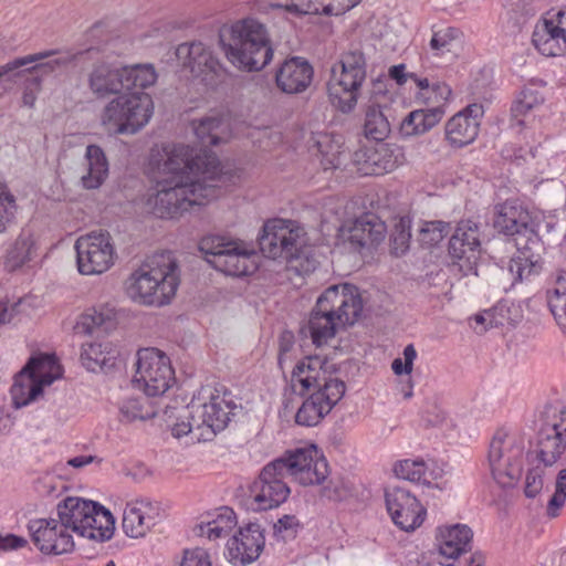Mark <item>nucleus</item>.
I'll list each match as a JSON object with an SVG mask.
<instances>
[{
    "label": "nucleus",
    "mask_w": 566,
    "mask_h": 566,
    "mask_svg": "<svg viewBox=\"0 0 566 566\" xmlns=\"http://www.w3.org/2000/svg\"><path fill=\"white\" fill-rule=\"evenodd\" d=\"M347 494L348 490L342 483L331 481L329 484L323 489V495L332 501H342Z\"/></svg>",
    "instance_id": "774afa93"
},
{
    "label": "nucleus",
    "mask_w": 566,
    "mask_h": 566,
    "mask_svg": "<svg viewBox=\"0 0 566 566\" xmlns=\"http://www.w3.org/2000/svg\"><path fill=\"white\" fill-rule=\"evenodd\" d=\"M234 407L232 401L228 400L226 395H220L217 389L210 386L202 387L198 397L188 406L195 424L202 428V432L196 434V439L211 440L217 432L222 431L228 426Z\"/></svg>",
    "instance_id": "4468645a"
},
{
    "label": "nucleus",
    "mask_w": 566,
    "mask_h": 566,
    "mask_svg": "<svg viewBox=\"0 0 566 566\" xmlns=\"http://www.w3.org/2000/svg\"><path fill=\"white\" fill-rule=\"evenodd\" d=\"M273 527L274 535L285 542L296 536L301 525L295 515H283Z\"/></svg>",
    "instance_id": "6e6d98bb"
},
{
    "label": "nucleus",
    "mask_w": 566,
    "mask_h": 566,
    "mask_svg": "<svg viewBox=\"0 0 566 566\" xmlns=\"http://www.w3.org/2000/svg\"><path fill=\"white\" fill-rule=\"evenodd\" d=\"M151 396H140L125 400L120 406L122 416L128 420H145L157 416V408L150 401Z\"/></svg>",
    "instance_id": "c03bdc74"
},
{
    "label": "nucleus",
    "mask_w": 566,
    "mask_h": 566,
    "mask_svg": "<svg viewBox=\"0 0 566 566\" xmlns=\"http://www.w3.org/2000/svg\"><path fill=\"white\" fill-rule=\"evenodd\" d=\"M543 103V96L532 90L525 88L521 92L520 97L514 102L511 108L512 127L523 126L525 124L524 116L531 112L535 106Z\"/></svg>",
    "instance_id": "de8ad7c7"
},
{
    "label": "nucleus",
    "mask_w": 566,
    "mask_h": 566,
    "mask_svg": "<svg viewBox=\"0 0 566 566\" xmlns=\"http://www.w3.org/2000/svg\"><path fill=\"white\" fill-rule=\"evenodd\" d=\"M219 40L228 61L241 71H260L273 59L266 28L253 18L223 28Z\"/></svg>",
    "instance_id": "39448f33"
},
{
    "label": "nucleus",
    "mask_w": 566,
    "mask_h": 566,
    "mask_svg": "<svg viewBox=\"0 0 566 566\" xmlns=\"http://www.w3.org/2000/svg\"><path fill=\"white\" fill-rule=\"evenodd\" d=\"M157 168L163 177L156 181L146 205L158 218H177L219 196L216 181L220 163L210 149L197 150L181 144L165 146Z\"/></svg>",
    "instance_id": "f257e3e1"
},
{
    "label": "nucleus",
    "mask_w": 566,
    "mask_h": 566,
    "mask_svg": "<svg viewBox=\"0 0 566 566\" xmlns=\"http://www.w3.org/2000/svg\"><path fill=\"white\" fill-rule=\"evenodd\" d=\"M314 76L313 66L301 56L285 60L275 74V83L285 94H301L312 84Z\"/></svg>",
    "instance_id": "bb28decb"
},
{
    "label": "nucleus",
    "mask_w": 566,
    "mask_h": 566,
    "mask_svg": "<svg viewBox=\"0 0 566 566\" xmlns=\"http://www.w3.org/2000/svg\"><path fill=\"white\" fill-rule=\"evenodd\" d=\"M342 136H333L328 134H317L314 137V145L312 151L316 150L321 156V165L324 170L339 168L347 154L343 147Z\"/></svg>",
    "instance_id": "473e14b6"
},
{
    "label": "nucleus",
    "mask_w": 566,
    "mask_h": 566,
    "mask_svg": "<svg viewBox=\"0 0 566 566\" xmlns=\"http://www.w3.org/2000/svg\"><path fill=\"white\" fill-rule=\"evenodd\" d=\"M480 253V224L470 219L460 221L449 241L450 256L468 274L474 270Z\"/></svg>",
    "instance_id": "412c9836"
},
{
    "label": "nucleus",
    "mask_w": 566,
    "mask_h": 566,
    "mask_svg": "<svg viewBox=\"0 0 566 566\" xmlns=\"http://www.w3.org/2000/svg\"><path fill=\"white\" fill-rule=\"evenodd\" d=\"M42 80L40 76L34 75L28 80L22 95V103L24 106L32 107L36 101V95L41 90Z\"/></svg>",
    "instance_id": "052dcab7"
},
{
    "label": "nucleus",
    "mask_w": 566,
    "mask_h": 566,
    "mask_svg": "<svg viewBox=\"0 0 566 566\" xmlns=\"http://www.w3.org/2000/svg\"><path fill=\"white\" fill-rule=\"evenodd\" d=\"M385 502L392 522L402 531H415L422 524L426 509L410 491L400 486L388 488Z\"/></svg>",
    "instance_id": "4be33fe9"
},
{
    "label": "nucleus",
    "mask_w": 566,
    "mask_h": 566,
    "mask_svg": "<svg viewBox=\"0 0 566 566\" xmlns=\"http://www.w3.org/2000/svg\"><path fill=\"white\" fill-rule=\"evenodd\" d=\"M329 364L319 356H308L293 368L291 386L294 392H311L295 415V422L314 427L340 401L346 391L345 382L332 375Z\"/></svg>",
    "instance_id": "f03ea898"
},
{
    "label": "nucleus",
    "mask_w": 566,
    "mask_h": 566,
    "mask_svg": "<svg viewBox=\"0 0 566 566\" xmlns=\"http://www.w3.org/2000/svg\"><path fill=\"white\" fill-rule=\"evenodd\" d=\"M305 232L294 221L273 219L263 226L259 237L262 253L271 259H284L301 275L313 272L318 262L307 254Z\"/></svg>",
    "instance_id": "0eeeda50"
},
{
    "label": "nucleus",
    "mask_w": 566,
    "mask_h": 566,
    "mask_svg": "<svg viewBox=\"0 0 566 566\" xmlns=\"http://www.w3.org/2000/svg\"><path fill=\"white\" fill-rule=\"evenodd\" d=\"M42 391L43 387L41 384L35 380L32 374L22 368L20 373L15 375L10 389L12 403L17 409L25 407L42 395Z\"/></svg>",
    "instance_id": "c9c22d12"
},
{
    "label": "nucleus",
    "mask_w": 566,
    "mask_h": 566,
    "mask_svg": "<svg viewBox=\"0 0 566 566\" xmlns=\"http://www.w3.org/2000/svg\"><path fill=\"white\" fill-rule=\"evenodd\" d=\"M135 367L133 381L146 396H163L176 381L170 358L157 348L139 349Z\"/></svg>",
    "instance_id": "2eb2a0df"
},
{
    "label": "nucleus",
    "mask_w": 566,
    "mask_h": 566,
    "mask_svg": "<svg viewBox=\"0 0 566 566\" xmlns=\"http://www.w3.org/2000/svg\"><path fill=\"white\" fill-rule=\"evenodd\" d=\"M28 531L33 544L43 554L62 555L74 549L73 536L59 517L31 520Z\"/></svg>",
    "instance_id": "aec40b11"
},
{
    "label": "nucleus",
    "mask_w": 566,
    "mask_h": 566,
    "mask_svg": "<svg viewBox=\"0 0 566 566\" xmlns=\"http://www.w3.org/2000/svg\"><path fill=\"white\" fill-rule=\"evenodd\" d=\"M116 324V310L108 304H102L86 310L77 322V329L91 334L96 328L112 329Z\"/></svg>",
    "instance_id": "4c0bfd02"
},
{
    "label": "nucleus",
    "mask_w": 566,
    "mask_h": 566,
    "mask_svg": "<svg viewBox=\"0 0 566 566\" xmlns=\"http://www.w3.org/2000/svg\"><path fill=\"white\" fill-rule=\"evenodd\" d=\"M17 211L15 200L8 187L0 181V232L7 230Z\"/></svg>",
    "instance_id": "864d4df0"
},
{
    "label": "nucleus",
    "mask_w": 566,
    "mask_h": 566,
    "mask_svg": "<svg viewBox=\"0 0 566 566\" xmlns=\"http://www.w3.org/2000/svg\"><path fill=\"white\" fill-rule=\"evenodd\" d=\"M473 533L463 524L447 526L440 532L439 551L448 559H455L470 548Z\"/></svg>",
    "instance_id": "2f4dec72"
},
{
    "label": "nucleus",
    "mask_w": 566,
    "mask_h": 566,
    "mask_svg": "<svg viewBox=\"0 0 566 566\" xmlns=\"http://www.w3.org/2000/svg\"><path fill=\"white\" fill-rule=\"evenodd\" d=\"M484 115L482 104L473 103L453 115L446 124V139L455 148H462L475 140L481 118Z\"/></svg>",
    "instance_id": "b1692460"
},
{
    "label": "nucleus",
    "mask_w": 566,
    "mask_h": 566,
    "mask_svg": "<svg viewBox=\"0 0 566 566\" xmlns=\"http://www.w3.org/2000/svg\"><path fill=\"white\" fill-rule=\"evenodd\" d=\"M441 112H428L420 108L410 112L400 125V134L405 137L422 135L433 128L441 120Z\"/></svg>",
    "instance_id": "a19ab883"
},
{
    "label": "nucleus",
    "mask_w": 566,
    "mask_h": 566,
    "mask_svg": "<svg viewBox=\"0 0 566 566\" xmlns=\"http://www.w3.org/2000/svg\"><path fill=\"white\" fill-rule=\"evenodd\" d=\"M359 2L360 0H327L326 15H340Z\"/></svg>",
    "instance_id": "680f3d73"
},
{
    "label": "nucleus",
    "mask_w": 566,
    "mask_h": 566,
    "mask_svg": "<svg viewBox=\"0 0 566 566\" xmlns=\"http://www.w3.org/2000/svg\"><path fill=\"white\" fill-rule=\"evenodd\" d=\"M222 120L218 116H207L193 122L195 134L203 146H217L221 142L218 129Z\"/></svg>",
    "instance_id": "09e8293b"
},
{
    "label": "nucleus",
    "mask_w": 566,
    "mask_h": 566,
    "mask_svg": "<svg viewBox=\"0 0 566 566\" xmlns=\"http://www.w3.org/2000/svg\"><path fill=\"white\" fill-rule=\"evenodd\" d=\"M493 227L512 238L516 253L509 262L513 283L530 280L542 271V258L536 250L541 247L538 222L528 208L518 200H506L494 208Z\"/></svg>",
    "instance_id": "7ed1b4c3"
},
{
    "label": "nucleus",
    "mask_w": 566,
    "mask_h": 566,
    "mask_svg": "<svg viewBox=\"0 0 566 566\" xmlns=\"http://www.w3.org/2000/svg\"><path fill=\"white\" fill-rule=\"evenodd\" d=\"M265 537L258 523L240 527L227 543L229 560L233 565H248L254 562L264 548Z\"/></svg>",
    "instance_id": "393cba45"
},
{
    "label": "nucleus",
    "mask_w": 566,
    "mask_h": 566,
    "mask_svg": "<svg viewBox=\"0 0 566 566\" xmlns=\"http://www.w3.org/2000/svg\"><path fill=\"white\" fill-rule=\"evenodd\" d=\"M460 34V30L452 27L434 31L430 40V49L436 52V55L449 52L451 43L459 39Z\"/></svg>",
    "instance_id": "5fc2aeb1"
},
{
    "label": "nucleus",
    "mask_w": 566,
    "mask_h": 566,
    "mask_svg": "<svg viewBox=\"0 0 566 566\" xmlns=\"http://www.w3.org/2000/svg\"><path fill=\"white\" fill-rule=\"evenodd\" d=\"M87 172L81 181L86 189H97L108 176V161L104 150L97 145H88L85 151Z\"/></svg>",
    "instance_id": "72a5a7b5"
},
{
    "label": "nucleus",
    "mask_w": 566,
    "mask_h": 566,
    "mask_svg": "<svg viewBox=\"0 0 566 566\" xmlns=\"http://www.w3.org/2000/svg\"><path fill=\"white\" fill-rule=\"evenodd\" d=\"M115 358V350L108 342H90L82 345L81 360L91 371L103 369Z\"/></svg>",
    "instance_id": "ea45409f"
},
{
    "label": "nucleus",
    "mask_w": 566,
    "mask_h": 566,
    "mask_svg": "<svg viewBox=\"0 0 566 566\" xmlns=\"http://www.w3.org/2000/svg\"><path fill=\"white\" fill-rule=\"evenodd\" d=\"M389 132L390 125L382 112L375 106L368 107L364 123L365 136L381 142L388 136Z\"/></svg>",
    "instance_id": "a18cd8bd"
},
{
    "label": "nucleus",
    "mask_w": 566,
    "mask_h": 566,
    "mask_svg": "<svg viewBox=\"0 0 566 566\" xmlns=\"http://www.w3.org/2000/svg\"><path fill=\"white\" fill-rule=\"evenodd\" d=\"M547 303L557 324L566 334V271L556 274L554 287L547 291Z\"/></svg>",
    "instance_id": "79ce46f5"
},
{
    "label": "nucleus",
    "mask_w": 566,
    "mask_h": 566,
    "mask_svg": "<svg viewBox=\"0 0 566 566\" xmlns=\"http://www.w3.org/2000/svg\"><path fill=\"white\" fill-rule=\"evenodd\" d=\"M532 42L545 56L560 55L565 48V39L559 29L557 17L538 21L532 34Z\"/></svg>",
    "instance_id": "7c9ffc66"
},
{
    "label": "nucleus",
    "mask_w": 566,
    "mask_h": 566,
    "mask_svg": "<svg viewBox=\"0 0 566 566\" xmlns=\"http://www.w3.org/2000/svg\"><path fill=\"white\" fill-rule=\"evenodd\" d=\"M237 515L228 506L219 507L212 520L199 525V534L210 541L226 538L237 526Z\"/></svg>",
    "instance_id": "e433bc0d"
},
{
    "label": "nucleus",
    "mask_w": 566,
    "mask_h": 566,
    "mask_svg": "<svg viewBox=\"0 0 566 566\" xmlns=\"http://www.w3.org/2000/svg\"><path fill=\"white\" fill-rule=\"evenodd\" d=\"M195 431L202 432V428L200 426H196L195 421L191 419V409H188V422L176 423L172 427V436L176 438L185 437L189 433H193Z\"/></svg>",
    "instance_id": "0e129e2a"
},
{
    "label": "nucleus",
    "mask_w": 566,
    "mask_h": 566,
    "mask_svg": "<svg viewBox=\"0 0 566 566\" xmlns=\"http://www.w3.org/2000/svg\"><path fill=\"white\" fill-rule=\"evenodd\" d=\"M32 374L42 387L50 386L54 380L61 378L62 369L54 355L40 354L30 358L23 367Z\"/></svg>",
    "instance_id": "58836bf2"
},
{
    "label": "nucleus",
    "mask_w": 566,
    "mask_h": 566,
    "mask_svg": "<svg viewBox=\"0 0 566 566\" xmlns=\"http://www.w3.org/2000/svg\"><path fill=\"white\" fill-rule=\"evenodd\" d=\"M36 255V243L30 233L22 232L7 249L3 256L4 268L17 271L29 263Z\"/></svg>",
    "instance_id": "f704fd0d"
},
{
    "label": "nucleus",
    "mask_w": 566,
    "mask_h": 566,
    "mask_svg": "<svg viewBox=\"0 0 566 566\" xmlns=\"http://www.w3.org/2000/svg\"><path fill=\"white\" fill-rule=\"evenodd\" d=\"M125 92L142 91L154 85L157 81V73L151 64H136L123 66Z\"/></svg>",
    "instance_id": "37998d69"
},
{
    "label": "nucleus",
    "mask_w": 566,
    "mask_h": 566,
    "mask_svg": "<svg viewBox=\"0 0 566 566\" xmlns=\"http://www.w3.org/2000/svg\"><path fill=\"white\" fill-rule=\"evenodd\" d=\"M199 250L211 266L228 275H249L258 269L256 252L241 240L207 235L200 240Z\"/></svg>",
    "instance_id": "9d476101"
},
{
    "label": "nucleus",
    "mask_w": 566,
    "mask_h": 566,
    "mask_svg": "<svg viewBox=\"0 0 566 566\" xmlns=\"http://www.w3.org/2000/svg\"><path fill=\"white\" fill-rule=\"evenodd\" d=\"M176 56L182 67L206 85L213 86L221 82L226 69L214 56L212 50L202 42L181 43L176 49Z\"/></svg>",
    "instance_id": "6ab92c4d"
},
{
    "label": "nucleus",
    "mask_w": 566,
    "mask_h": 566,
    "mask_svg": "<svg viewBox=\"0 0 566 566\" xmlns=\"http://www.w3.org/2000/svg\"><path fill=\"white\" fill-rule=\"evenodd\" d=\"M411 221L408 217H401L395 224L390 234L391 253L396 256L405 254L411 239Z\"/></svg>",
    "instance_id": "3c124183"
},
{
    "label": "nucleus",
    "mask_w": 566,
    "mask_h": 566,
    "mask_svg": "<svg viewBox=\"0 0 566 566\" xmlns=\"http://www.w3.org/2000/svg\"><path fill=\"white\" fill-rule=\"evenodd\" d=\"M387 228L374 213L357 218L348 229V241L358 249L380 243L386 237Z\"/></svg>",
    "instance_id": "c756f323"
},
{
    "label": "nucleus",
    "mask_w": 566,
    "mask_h": 566,
    "mask_svg": "<svg viewBox=\"0 0 566 566\" xmlns=\"http://www.w3.org/2000/svg\"><path fill=\"white\" fill-rule=\"evenodd\" d=\"M165 515L159 502L149 499L127 504L123 514V530L132 538L143 537Z\"/></svg>",
    "instance_id": "a878e982"
},
{
    "label": "nucleus",
    "mask_w": 566,
    "mask_h": 566,
    "mask_svg": "<svg viewBox=\"0 0 566 566\" xmlns=\"http://www.w3.org/2000/svg\"><path fill=\"white\" fill-rule=\"evenodd\" d=\"M28 541L14 534H7L4 536L0 535V551H14L22 547H25Z\"/></svg>",
    "instance_id": "69168bd1"
},
{
    "label": "nucleus",
    "mask_w": 566,
    "mask_h": 566,
    "mask_svg": "<svg viewBox=\"0 0 566 566\" xmlns=\"http://www.w3.org/2000/svg\"><path fill=\"white\" fill-rule=\"evenodd\" d=\"M56 514L71 534L96 543L109 541L114 535L115 520L99 503L69 496L56 505Z\"/></svg>",
    "instance_id": "6e6552de"
},
{
    "label": "nucleus",
    "mask_w": 566,
    "mask_h": 566,
    "mask_svg": "<svg viewBox=\"0 0 566 566\" xmlns=\"http://www.w3.org/2000/svg\"><path fill=\"white\" fill-rule=\"evenodd\" d=\"M447 420L446 411L437 405L430 406L423 415V421L428 426L439 427Z\"/></svg>",
    "instance_id": "e2e57ef3"
},
{
    "label": "nucleus",
    "mask_w": 566,
    "mask_h": 566,
    "mask_svg": "<svg viewBox=\"0 0 566 566\" xmlns=\"http://www.w3.org/2000/svg\"><path fill=\"white\" fill-rule=\"evenodd\" d=\"M358 170L365 176L391 172L405 161L403 149L396 144L379 143L355 154Z\"/></svg>",
    "instance_id": "5701e85b"
},
{
    "label": "nucleus",
    "mask_w": 566,
    "mask_h": 566,
    "mask_svg": "<svg viewBox=\"0 0 566 566\" xmlns=\"http://www.w3.org/2000/svg\"><path fill=\"white\" fill-rule=\"evenodd\" d=\"M179 285L178 266L170 255L148 258L127 281V293L144 305L163 306L175 296Z\"/></svg>",
    "instance_id": "423d86ee"
},
{
    "label": "nucleus",
    "mask_w": 566,
    "mask_h": 566,
    "mask_svg": "<svg viewBox=\"0 0 566 566\" xmlns=\"http://www.w3.org/2000/svg\"><path fill=\"white\" fill-rule=\"evenodd\" d=\"M327 0H292L290 11L302 14H325Z\"/></svg>",
    "instance_id": "13d9d810"
},
{
    "label": "nucleus",
    "mask_w": 566,
    "mask_h": 566,
    "mask_svg": "<svg viewBox=\"0 0 566 566\" xmlns=\"http://www.w3.org/2000/svg\"><path fill=\"white\" fill-rule=\"evenodd\" d=\"M154 113L149 94L142 91L120 93L104 107L101 122L111 134H136L145 127Z\"/></svg>",
    "instance_id": "1a4fd4ad"
},
{
    "label": "nucleus",
    "mask_w": 566,
    "mask_h": 566,
    "mask_svg": "<svg viewBox=\"0 0 566 566\" xmlns=\"http://www.w3.org/2000/svg\"><path fill=\"white\" fill-rule=\"evenodd\" d=\"M449 223L444 221H423L419 228L418 240L422 245L438 244L448 234Z\"/></svg>",
    "instance_id": "603ef678"
},
{
    "label": "nucleus",
    "mask_w": 566,
    "mask_h": 566,
    "mask_svg": "<svg viewBox=\"0 0 566 566\" xmlns=\"http://www.w3.org/2000/svg\"><path fill=\"white\" fill-rule=\"evenodd\" d=\"M525 440L521 434L499 430L493 436L488 461L495 482L502 488L514 486L523 470Z\"/></svg>",
    "instance_id": "f8f14e48"
},
{
    "label": "nucleus",
    "mask_w": 566,
    "mask_h": 566,
    "mask_svg": "<svg viewBox=\"0 0 566 566\" xmlns=\"http://www.w3.org/2000/svg\"><path fill=\"white\" fill-rule=\"evenodd\" d=\"M41 53H49L50 55L41 59L40 61L31 62L33 65L27 69V72L30 74L36 73V75L40 77L54 73L55 71L65 67L73 61V57L70 55L52 59L53 55L57 54V51L55 50L42 51ZM28 65H30V63Z\"/></svg>",
    "instance_id": "8fccbe9b"
},
{
    "label": "nucleus",
    "mask_w": 566,
    "mask_h": 566,
    "mask_svg": "<svg viewBox=\"0 0 566 566\" xmlns=\"http://www.w3.org/2000/svg\"><path fill=\"white\" fill-rule=\"evenodd\" d=\"M77 270L82 275H99L108 271L116 252L107 231H93L81 235L74 244Z\"/></svg>",
    "instance_id": "dca6fc26"
},
{
    "label": "nucleus",
    "mask_w": 566,
    "mask_h": 566,
    "mask_svg": "<svg viewBox=\"0 0 566 566\" xmlns=\"http://www.w3.org/2000/svg\"><path fill=\"white\" fill-rule=\"evenodd\" d=\"M394 471L399 479L422 484H430V478L432 476V473L428 472L427 464L421 459L402 460L395 465Z\"/></svg>",
    "instance_id": "49530a36"
},
{
    "label": "nucleus",
    "mask_w": 566,
    "mask_h": 566,
    "mask_svg": "<svg viewBox=\"0 0 566 566\" xmlns=\"http://www.w3.org/2000/svg\"><path fill=\"white\" fill-rule=\"evenodd\" d=\"M366 78V60L358 50L346 52L331 69L327 82L328 97L333 106L343 113L357 105L360 87Z\"/></svg>",
    "instance_id": "9b49d317"
},
{
    "label": "nucleus",
    "mask_w": 566,
    "mask_h": 566,
    "mask_svg": "<svg viewBox=\"0 0 566 566\" xmlns=\"http://www.w3.org/2000/svg\"><path fill=\"white\" fill-rule=\"evenodd\" d=\"M566 450V407L549 403L538 419L534 453L544 468L554 465Z\"/></svg>",
    "instance_id": "ddd939ff"
},
{
    "label": "nucleus",
    "mask_w": 566,
    "mask_h": 566,
    "mask_svg": "<svg viewBox=\"0 0 566 566\" xmlns=\"http://www.w3.org/2000/svg\"><path fill=\"white\" fill-rule=\"evenodd\" d=\"M123 66L102 62L94 65L88 77V86L97 97L118 95L125 91Z\"/></svg>",
    "instance_id": "c85d7f7f"
},
{
    "label": "nucleus",
    "mask_w": 566,
    "mask_h": 566,
    "mask_svg": "<svg viewBox=\"0 0 566 566\" xmlns=\"http://www.w3.org/2000/svg\"><path fill=\"white\" fill-rule=\"evenodd\" d=\"M280 461L283 474L293 478L302 485L321 484L327 476L328 464L318 455L315 447L296 449L275 459Z\"/></svg>",
    "instance_id": "a211bd4d"
},
{
    "label": "nucleus",
    "mask_w": 566,
    "mask_h": 566,
    "mask_svg": "<svg viewBox=\"0 0 566 566\" xmlns=\"http://www.w3.org/2000/svg\"><path fill=\"white\" fill-rule=\"evenodd\" d=\"M359 289L349 283L332 285L317 298L310 319L308 329L313 343L322 346L332 339L337 329L354 325L363 312Z\"/></svg>",
    "instance_id": "20e7f679"
},
{
    "label": "nucleus",
    "mask_w": 566,
    "mask_h": 566,
    "mask_svg": "<svg viewBox=\"0 0 566 566\" xmlns=\"http://www.w3.org/2000/svg\"><path fill=\"white\" fill-rule=\"evenodd\" d=\"M544 467L538 463L528 470L525 479L524 493L527 497H535L543 489Z\"/></svg>",
    "instance_id": "4d7b16f0"
},
{
    "label": "nucleus",
    "mask_w": 566,
    "mask_h": 566,
    "mask_svg": "<svg viewBox=\"0 0 566 566\" xmlns=\"http://www.w3.org/2000/svg\"><path fill=\"white\" fill-rule=\"evenodd\" d=\"M473 319L475 322L474 329L478 333H483L488 331L489 327H493L499 324V322L495 321L494 315L491 311H485L483 313L476 314Z\"/></svg>",
    "instance_id": "338daca9"
},
{
    "label": "nucleus",
    "mask_w": 566,
    "mask_h": 566,
    "mask_svg": "<svg viewBox=\"0 0 566 566\" xmlns=\"http://www.w3.org/2000/svg\"><path fill=\"white\" fill-rule=\"evenodd\" d=\"M410 80H412L417 86L415 102L418 105L424 106L423 108L428 109L430 113L440 111L441 118H443L446 106L452 96L451 87L444 82L431 81L416 73L410 74Z\"/></svg>",
    "instance_id": "cd10ccee"
},
{
    "label": "nucleus",
    "mask_w": 566,
    "mask_h": 566,
    "mask_svg": "<svg viewBox=\"0 0 566 566\" xmlns=\"http://www.w3.org/2000/svg\"><path fill=\"white\" fill-rule=\"evenodd\" d=\"M280 461H271L260 471L249 486V499L254 511H268L279 507L291 494L286 475L280 470Z\"/></svg>",
    "instance_id": "f3484780"
},
{
    "label": "nucleus",
    "mask_w": 566,
    "mask_h": 566,
    "mask_svg": "<svg viewBox=\"0 0 566 566\" xmlns=\"http://www.w3.org/2000/svg\"><path fill=\"white\" fill-rule=\"evenodd\" d=\"M180 566H211L210 556L202 548L186 549Z\"/></svg>",
    "instance_id": "bf43d9fd"
}]
</instances>
